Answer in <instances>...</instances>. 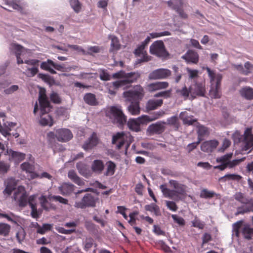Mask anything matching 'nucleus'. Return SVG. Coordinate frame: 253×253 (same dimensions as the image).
Returning <instances> with one entry per match:
<instances>
[{
  "instance_id": "1",
  "label": "nucleus",
  "mask_w": 253,
  "mask_h": 253,
  "mask_svg": "<svg viewBox=\"0 0 253 253\" xmlns=\"http://www.w3.org/2000/svg\"><path fill=\"white\" fill-rule=\"evenodd\" d=\"M140 75L137 72L126 73L121 70L112 75L113 79H117L116 81L108 84L107 88L108 92L112 95L116 93V90L123 87L126 89L130 86V84L135 82L139 78Z\"/></svg>"
},
{
  "instance_id": "2",
  "label": "nucleus",
  "mask_w": 253,
  "mask_h": 253,
  "mask_svg": "<svg viewBox=\"0 0 253 253\" xmlns=\"http://www.w3.org/2000/svg\"><path fill=\"white\" fill-rule=\"evenodd\" d=\"M10 49L15 53L18 64L25 63L27 65L26 66H22L21 67L22 68L25 69L23 74L28 77H33L38 73L39 72V60L37 59H30L26 60L23 61L20 57L24 53L27 52V49L23 48L20 45L14 43L10 45Z\"/></svg>"
},
{
  "instance_id": "3",
  "label": "nucleus",
  "mask_w": 253,
  "mask_h": 253,
  "mask_svg": "<svg viewBox=\"0 0 253 253\" xmlns=\"http://www.w3.org/2000/svg\"><path fill=\"white\" fill-rule=\"evenodd\" d=\"M143 95V89L140 85H136L132 89L124 92L123 96L126 101L131 102L127 107V110L132 115H137L140 113L139 101Z\"/></svg>"
},
{
  "instance_id": "4",
  "label": "nucleus",
  "mask_w": 253,
  "mask_h": 253,
  "mask_svg": "<svg viewBox=\"0 0 253 253\" xmlns=\"http://www.w3.org/2000/svg\"><path fill=\"white\" fill-rule=\"evenodd\" d=\"M39 101L40 105L41 119L40 124L43 126H51L53 122L51 116L47 114L50 110V104L45 94V90L41 89L39 93Z\"/></svg>"
},
{
  "instance_id": "5",
  "label": "nucleus",
  "mask_w": 253,
  "mask_h": 253,
  "mask_svg": "<svg viewBox=\"0 0 253 253\" xmlns=\"http://www.w3.org/2000/svg\"><path fill=\"white\" fill-rule=\"evenodd\" d=\"M171 187L174 190H170L165 185L160 186V189L165 197L178 201L181 199V196L184 195L186 192V186L179 183L175 180H170L169 181Z\"/></svg>"
},
{
  "instance_id": "6",
  "label": "nucleus",
  "mask_w": 253,
  "mask_h": 253,
  "mask_svg": "<svg viewBox=\"0 0 253 253\" xmlns=\"http://www.w3.org/2000/svg\"><path fill=\"white\" fill-rule=\"evenodd\" d=\"M15 201L18 203L20 207H24L28 203L31 208L37 206L36 195L30 196L27 200V195L25 188L20 186L15 190L14 195Z\"/></svg>"
},
{
  "instance_id": "7",
  "label": "nucleus",
  "mask_w": 253,
  "mask_h": 253,
  "mask_svg": "<svg viewBox=\"0 0 253 253\" xmlns=\"http://www.w3.org/2000/svg\"><path fill=\"white\" fill-rule=\"evenodd\" d=\"M106 116L112 120L114 123H116L122 126L126 122V117L123 113L120 106H111L108 107L106 111Z\"/></svg>"
},
{
  "instance_id": "8",
  "label": "nucleus",
  "mask_w": 253,
  "mask_h": 253,
  "mask_svg": "<svg viewBox=\"0 0 253 253\" xmlns=\"http://www.w3.org/2000/svg\"><path fill=\"white\" fill-rule=\"evenodd\" d=\"M242 234L244 238L250 239L253 236V228L249 225L244 224L243 221H239L233 225L232 236L238 237Z\"/></svg>"
},
{
  "instance_id": "9",
  "label": "nucleus",
  "mask_w": 253,
  "mask_h": 253,
  "mask_svg": "<svg viewBox=\"0 0 253 253\" xmlns=\"http://www.w3.org/2000/svg\"><path fill=\"white\" fill-rule=\"evenodd\" d=\"M133 141V137L129 132H118L113 136L112 142L116 144L118 149H120L123 145H125L127 149L130 144Z\"/></svg>"
},
{
  "instance_id": "10",
  "label": "nucleus",
  "mask_w": 253,
  "mask_h": 253,
  "mask_svg": "<svg viewBox=\"0 0 253 253\" xmlns=\"http://www.w3.org/2000/svg\"><path fill=\"white\" fill-rule=\"evenodd\" d=\"M150 52L153 55L163 58H166L169 55L162 41L154 42L150 46Z\"/></svg>"
},
{
  "instance_id": "11",
  "label": "nucleus",
  "mask_w": 253,
  "mask_h": 253,
  "mask_svg": "<svg viewBox=\"0 0 253 253\" xmlns=\"http://www.w3.org/2000/svg\"><path fill=\"white\" fill-rule=\"evenodd\" d=\"M150 120H151L149 119V116L142 115L137 119H129L127 125L130 129L137 132L140 130V124H146Z\"/></svg>"
},
{
  "instance_id": "12",
  "label": "nucleus",
  "mask_w": 253,
  "mask_h": 253,
  "mask_svg": "<svg viewBox=\"0 0 253 253\" xmlns=\"http://www.w3.org/2000/svg\"><path fill=\"white\" fill-rule=\"evenodd\" d=\"M191 99H195L197 96L204 97L206 93V86L204 82H197L190 86Z\"/></svg>"
},
{
  "instance_id": "13",
  "label": "nucleus",
  "mask_w": 253,
  "mask_h": 253,
  "mask_svg": "<svg viewBox=\"0 0 253 253\" xmlns=\"http://www.w3.org/2000/svg\"><path fill=\"white\" fill-rule=\"evenodd\" d=\"M97 198L94 197L91 194H87L83 198L81 201L77 202L75 204V207L78 208L84 209L86 207L95 206Z\"/></svg>"
},
{
  "instance_id": "14",
  "label": "nucleus",
  "mask_w": 253,
  "mask_h": 253,
  "mask_svg": "<svg viewBox=\"0 0 253 253\" xmlns=\"http://www.w3.org/2000/svg\"><path fill=\"white\" fill-rule=\"evenodd\" d=\"M204 69L206 70L208 77L210 79L211 85H220L222 79V75L217 73L215 70H211L209 67H205Z\"/></svg>"
},
{
  "instance_id": "15",
  "label": "nucleus",
  "mask_w": 253,
  "mask_h": 253,
  "mask_svg": "<svg viewBox=\"0 0 253 253\" xmlns=\"http://www.w3.org/2000/svg\"><path fill=\"white\" fill-rule=\"evenodd\" d=\"M171 74V71L165 68H160L152 72L149 78L152 80L164 79L169 77Z\"/></svg>"
},
{
  "instance_id": "16",
  "label": "nucleus",
  "mask_w": 253,
  "mask_h": 253,
  "mask_svg": "<svg viewBox=\"0 0 253 253\" xmlns=\"http://www.w3.org/2000/svg\"><path fill=\"white\" fill-rule=\"evenodd\" d=\"M72 138L73 134L69 129L60 128L56 130V138L60 142H67Z\"/></svg>"
},
{
  "instance_id": "17",
  "label": "nucleus",
  "mask_w": 253,
  "mask_h": 253,
  "mask_svg": "<svg viewBox=\"0 0 253 253\" xmlns=\"http://www.w3.org/2000/svg\"><path fill=\"white\" fill-rule=\"evenodd\" d=\"M243 142L246 150L253 147V135L252 134L251 128H248L245 131Z\"/></svg>"
},
{
  "instance_id": "18",
  "label": "nucleus",
  "mask_w": 253,
  "mask_h": 253,
  "mask_svg": "<svg viewBox=\"0 0 253 253\" xmlns=\"http://www.w3.org/2000/svg\"><path fill=\"white\" fill-rule=\"evenodd\" d=\"M176 93L177 96L183 98L184 100L191 99L190 86L187 87L186 85H184L181 88L176 89Z\"/></svg>"
},
{
  "instance_id": "19",
  "label": "nucleus",
  "mask_w": 253,
  "mask_h": 253,
  "mask_svg": "<svg viewBox=\"0 0 253 253\" xmlns=\"http://www.w3.org/2000/svg\"><path fill=\"white\" fill-rule=\"evenodd\" d=\"M188 63L191 62L196 64L199 60V55L198 53L193 50H188L187 53L182 56Z\"/></svg>"
},
{
  "instance_id": "20",
  "label": "nucleus",
  "mask_w": 253,
  "mask_h": 253,
  "mask_svg": "<svg viewBox=\"0 0 253 253\" xmlns=\"http://www.w3.org/2000/svg\"><path fill=\"white\" fill-rule=\"evenodd\" d=\"M98 143V139L96 134L93 133L90 137L84 143L83 146V148L85 150H88L96 146Z\"/></svg>"
},
{
  "instance_id": "21",
  "label": "nucleus",
  "mask_w": 253,
  "mask_h": 253,
  "mask_svg": "<svg viewBox=\"0 0 253 253\" xmlns=\"http://www.w3.org/2000/svg\"><path fill=\"white\" fill-rule=\"evenodd\" d=\"M165 123H157L150 125L148 128V131L151 133H161L164 131L165 127L164 124Z\"/></svg>"
},
{
  "instance_id": "22",
  "label": "nucleus",
  "mask_w": 253,
  "mask_h": 253,
  "mask_svg": "<svg viewBox=\"0 0 253 253\" xmlns=\"http://www.w3.org/2000/svg\"><path fill=\"white\" fill-rule=\"evenodd\" d=\"M145 46L141 44L135 50L134 53L138 56L141 57L139 59L140 62L147 61L149 60L147 55L146 51L145 50Z\"/></svg>"
},
{
  "instance_id": "23",
  "label": "nucleus",
  "mask_w": 253,
  "mask_h": 253,
  "mask_svg": "<svg viewBox=\"0 0 253 253\" xmlns=\"http://www.w3.org/2000/svg\"><path fill=\"white\" fill-rule=\"evenodd\" d=\"M68 177L74 183L79 186L84 185V181L79 177L74 170H70L68 173Z\"/></svg>"
},
{
  "instance_id": "24",
  "label": "nucleus",
  "mask_w": 253,
  "mask_h": 253,
  "mask_svg": "<svg viewBox=\"0 0 253 253\" xmlns=\"http://www.w3.org/2000/svg\"><path fill=\"white\" fill-rule=\"evenodd\" d=\"M75 186L71 183H65L59 187V190L63 195H66L71 193L74 190Z\"/></svg>"
},
{
  "instance_id": "25",
  "label": "nucleus",
  "mask_w": 253,
  "mask_h": 253,
  "mask_svg": "<svg viewBox=\"0 0 253 253\" xmlns=\"http://www.w3.org/2000/svg\"><path fill=\"white\" fill-rule=\"evenodd\" d=\"M169 84L167 82H158L155 83L151 84L148 85V89L151 91L167 88Z\"/></svg>"
},
{
  "instance_id": "26",
  "label": "nucleus",
  "mask_w": 253,
  "mask_h": 253,
  "mask_svg": "<svg viewBox=\"0 0 253 253\" xmlns=\"http://www.w3.org/2000/svg\"><path fill=\"white\" fill-rule=\"evenodd\" d=\"M244 158L240 159H236L232 161V162L228 163L227 164L225 163H222L221 165L215 166L214 167V169H217L221 170H224L226 168H233L235 166L239 164V163L243 161Z\"/></svg>"
},
{
  "instance_id": "27",
  "label": "nucleus",
  "mask_w": 253,
  "mask_h": 253,
  "mask_svg": "<svg viewBox=\"0 0 253 253\" xmlns=\"http://www.w3.org/2000/svg\"><path fill=\"white\" fill-rule=\"evenodd\" d=\"M54 64V63L52 60L48 59L46 61L42 62L41 63V68L54 74L56 73V71L53 69Z\"/></svg>"
},
{
  "instance_id": "28",
  "label": "nucleus",
  "mask_w": 253,
  "mask_h": 253,
  "mask_svg": "<svg viewBox=\"0 0 253 253\" xmlns=\"http://www.w3.org/2000/svg\"><path fill=\"white\" fill-rule=\"evenodd\" d=\"M162 99H151L149 100L146 104V108L148 110H153L156 109L158 107L161 106L163 104Z\"/></svg>"
},
{
  "instance_id": "29",
  "label": "nucleus",
  "mask_w": 253,
  "mask_h": 253,
  "mask_svg": "<svg viewBox=\"0 0 253 253\" xmlns=\"http://www.w3.org/2000/svg\"><path fill=\"white\" fill-rule=\"evenodd\" d=\"M10 156V160L13 161L16 164H18L25 158V154L16 151H12Z\"/></svg>"
},
{
  "instance_id": "30",
  "label": "nucleus",
  "mask_w": 253,
  "mask_h": 253,
  "mask_svg": "<svg viewBox=\"0 0 253 253\" xmlns=\"http://www.w3.org/2000/svg\"><path fill=\"white\" fill-rule=\"evenodd\" d=\"M109 38L111 40L110 51L114 52L118 50L120 48V44L118 39L114 35H110Z\"/></svg>"
},
{
  "instance_id": "31",
  "label": "nucleus",
  "mask_w": 253,
  "mask_h": 253,
  "mask_svg": "<svg viewBox=\"0 0 253 253\" xmlns=\"http://www.w3.org/2000/svg\"><path fill=\"white\" fill-rule=\"evenodd\" d=\"M20 168L22 170L25 171L26 173H30L32 179L33 173H36L34 172L35 167L33 164L24 162L21 165Z\"/></svg>"
},
{
  "instance_id": "32",
  "label": "nucleus",
  "mask_w": 253,
  "mask_h": 253,
  "mask_svg": "<svg viewBox=\"0 0 253 253\" xmlns=\"http://www.w3.org/2000/svg\"><path fill=\"white\" fill-rule=\"evenodd\" d=\"M104 169V164L101 160H94L91 165L92 170L97 173H100Z\"/></svg>"
},
{
  "instance_id": "33",
  "label": "nucleus",
  "mask_w": 253,
  "mask_h": 253,
  "mask_svg": "<svg viewBox=\"0 0 253 253\" xmlns=\"http://www.w3.org/2000/svg\"><path fill=\"white\" fill-rule=\"evenodd\" d=\"M6 183V186L4 192L9 195L11 193L12 190L14 189L15 186L16 185V182L14 178H10L7 180Z\"/></svg>"
},
{
  "instance_id": "34",
  "label": "nucleus",
  "mask_w": 253,
  "mask_h": 253,
  "mask_svg": "<svg viewBox=\"0 0 253 253\" xmlns=\"http://www.w3.org/2000/svg\"><path fill=\"white\" fill-rule=\"evenodd\" d=\"M179 117L183 121L184 124L188 125H191L196 121V120L189 116L186 111L181 112L180 114Z\"/></svg>"
},
{
  "instance_id": "35",
  "label": "nucleus",
  "mask_w": 253,
  "mask_h": 253,
  "mask_svg": "<svg viewBox=\"0 0 253 253\" xmlns=\"http://www.w3.org/2000/svg\"><path fill=\"white\" fill-rule=\"evenodd\" d=\"M240 93L242 96L247 99L253 98V89L250 87H243L240 90Z\"/></svg>"
},
{
  "instance_id": "36",
  "label": "nucleus",
  "mask_w": 253,
  "mask_h": 253,
  "mask_svg": "<svg viewBox=\"0 0 253 253\" xmlns=\"http://www.w3.org/2000/svg\"><path fill=\"white\" fill-rule=\"evenodd\" d=\"M220 85H211L210 95L214 98H219L221 96Z\"/></svg>"
},
{
  "instance_id": "37",
  "label": "nucleus",
  "mask_w": 253,
  "mask_h": 253,
  "mask_svg": "<svg viewBox=\"0 0 253 253\" xmlns=\"http://www.w3.org/2000/svg\"><path fill=\"white\" fill-rule=\"evenodd\" d=\"M197 133L198 134V140L200 139V141L203 139V137L208 136L210 131L209 129L204 126H197Z\"/></svg>"
},
{
  "instance_id": "38",
  "label": "nucleus",
  "mask_w": 253,
  "mask_h": 253,
  "mask_svg": "<svg viewBox=\"0 0 253 253\" xmlns=\"http://www.w3.org/2000/svg\"><path fill=\"white\" fill-rule=\"evenodd\" d=\"M84 99L85 102L89 105H96L97 104L96 99L94 94L88 93L84 95Z\"/></svg>"
},
{
  "instance_id": "39",
  "label": "nucleus",
  "mask_w": 253,
  "mask_h": 253,
  "mask_svg": "<svg viewBox=\"0 0 253 253\" xmlns=\"http://www.w3.org/2000/svg\"><path fill=\"white\" fill-rule=\"evenodd\" d=\"M40 201L42 208L46 210L49 211L51 209H55V208L54 206H52V205H49V204L48 203L47 201V198L46 196L44 195H42L40 198Z\"/></svg>"
},
{
  "instance_id": "40",
  "label": "nucleus",
  "mask_w": 253,
  "mask_h": 253,
  "mask_svg": "<svg viewBox=\"0 0 253 253\" xmlns=\"http://www.w3.org/2000/svg\"><path fill=\"white\" fill-rule=\"evenodd\" d=\"M11 226L6 223H0V236L6 237L9 235Z\"/></svg>"
},
{
  "instance_id": "41",
  "label": "nucleus",
  "mask_w": 253,
  "mask_h": 253,
  "mask_svg": "<svg viewBox=\"0 0 253 253\" xmlns=\"http://www.w3.org/2000/svg\"><path fill=\"white\" fill-rule=\"evenodd\" d=\"M145 209L146 211L154 212L157 216L160 215L161 214L159 207L155 204L146 205L145 206Z\"/></svg>"
},
{
  "instance_id": "42",
  "label": "nucleus",
  "mask_w": 253,
  "mask_h": 253,
  "mask_svg": "<svg viewBox=\"0 0 253 253\" xmlns=\"http://www.w3.org/2000/svg\"><path fill=\"white\" fill-rule=\"evenodd\" d=\"M106 166L107 169L105 174L107 176L113 175L115 171L116 165L113 162L109 161L107 163Z\"/></svg>"
},
{
  "instance_id": "43",
  "label": "nucleus",
  "mask_w": 253,
  "mask_h": 253,
  "mask_svg": "<svg viewBox=\"0 0 253 253\" xmlns=\"http://www.w3.org/2000/svg\"><path fill=\"white\" fill-rule=\"evenodd\" d=\"M70 6L76 13H79L81 11L82 8V4L79 0H70Z\"/></svg>"
},
{
  "instance_id": "44",
  "label": "nucleus",
  "mask_w": 253,
  "mask_h": 253,
  "mask_svg": "<svg viewBox=\"0 0 253 253\" xmlns=\"http://www.w3.org/2000/svg\"><path fill=\"white\" fill-rule=\"evenodd\" d=\"M216 195L215 193L213 191L208 190L207 189H203L201 193L200 196L202 198H211Z\"/></svg>"
},
{
  "instance_id": "45",
  "label": "nucleus",
  "mask_w": 253,
  "mask_h": 253,
  "mask_svg": "<svg viewBox=\"0 0 253 253\" xmlns=\"http://www.w3.org/2000/svg\"><path fill=\"white\" fill-rule=\"evenodd\" d=\"M47 198L49 200H53L55 202H58L59 203L61 204H63L64 205H68V201L67 199L64 198L60 196H52L49 195L47 197Z\"/></svg>"
},
{
  "instance_id": "46",
  "label": "nucleus",
  "mask_w": 253,
  "mask_h": 253,
  "mask_svg": "<svg viewBox=\"0 0 253 253\" xmlns=\"http://www.w3.org/2000/svg\"><path fill=\"white\" fill-rule=\"evenodd\" d=\"M52 225L50 224H43L42 226H38L37 230V233L43 234L48 231H49L52 228Z\"/></svg>"
},
{
  "instance_id": "47",
  "label": "nucleus",
  "mask_w": 253,
  "mask_h": 253,
  "mask_svg": "<svg viewBox=\"0 0 253 253\" xmlns=\"http://www.w3.org/2000/svg\"><path fill=\"white\" fill-rule=\"evenodd\" d=\"M188 78L190 79H195L198 77L199 71L197 70L192 69L189 68H186Z\"/></svg>"
},
{
  "instance_id": "48",
  "label": "nucleus",
  "mask_w": 253,
  "mask_h": 253,
  "mask_svg": "<svg viewBox=\"0 0 253 253\" xmlns=\"http://www.w3.org/2000/svg\"><path fill=\"white\" fill-rule=\"evenodd\" d=\"M232 156V153H229L226 155H225L224 156L217 158L216 159V161L217 162H221V163H225L227 164L228 163L232 162V161H230V159L231 158Z\"/></svg>"
},
{
  "instance_id": "49",
  "label": "nucleus",
  "mask_w": 253,
  "mask_h": 253,
  "mask_svg": "<svg viewBox=\"0 0 253 253\" xmlns=\"http://www.w3.org/2000/svg\"><path fill=\"white\" fill-rule=\"evenodd\" d=\"M150 38L152 39L158 38L164 36L171 35V33L169 31H164L162 32H152L149 34Z\"/></svg>"
},
{
  "instance_id": "50",
  "label": "nucleus",
  "mask_w": 253,
  "mask_h": 253,
  "mask_svg": "<svg viewBox=\"0 0 253 253\" xmlns=\"http://www.w3.org/2000/svg\"><path fill=\"white\" fill-rule=\"evenodd\" d=\"M168 5L172 9H177L181 4L180 0H169L167 1Z\"/></svg>"
},
{
  "instance_id": "51",
  "label": "nucleus",
  "mask_w": 253,
  "mask_h": 253,
  "mask_svg": "<svg viewBox=\"0 0 253 253\" xmlns=\"http://www.w3.org/2000/svg\"><path fill=\"white\" fill-rule=\"evenodd\" d=\"M241 177L237 174H227L225 175L224 176L220 178V180H239L241 179Z\"/></svg>"
},
{
  "instance_id": "52",
  "label": "nucleus",
  "mask_w": 253,
  "mask_h": 253,
  "mask_svg": "<svg viewBox=\"0 0 253 253\" xmlns=\"http://www.w3.org/2000/svg\"><path fill=\"white\" fill-rule=\"evenodd\" d=\"M35 178H47L49 180H51L52 176L48 173H47L46 172H43L41 174H38L37 173H33L32 179H34Z\"/></svg>"
},
{
  "instance_id": "53",
  "label": "nucleus",
  "mask_w": 253,
  "mask_h": 253,
  "mask_svg": "<svg viewBox=\"0 0 253 253\" xmlns=\"http://www.w3.org/2000/svg\"><path fill=\"white\" fill-rule=\"evenodd\" d=\"M192 226L194 227L198 228L200 229H203L205 226V223L204 222L201 221L200 219L197 218H195L192 221Z\"/></svg>"
},
{
  "instance_id": "54",
  "label": "nucleus",
  "mask_w": 253,
  "mask_h": 253,
  "mask_svg": "<svg viewBox=\"0 0 253 253\" xmlns=\"http://www.w3.org/2000/svg\"><path fill=\"white\" fill-rule=\"evenodd\" d=\"M234 198L242 203H246L247 199L244 196L243 194L241 192L236 193L234 196Z\"/></svg>"
},
{
  "instance_id": "55",
  "label": "nucleus",
  "mask_w": 253,
  "mask_h": 253,
  "mask_svg": "<svg viewBox=\"0 0 253 253\" xmlns=\"http://www.w3.org/2000/svg\"><path fill=\"white\" fill-rule=\"evenodd\" d=\"M76 167L79 170V172L84 176H85V166L83 163H78L76 165Z\"/></svg>"
},
{
  "instance_id": "56",
  "label": "nucleus",
  "mask_w": 253,
  "mask_h": 253,
  "mask_svg": "<svg viewBox=\"0 0 253 253\" xmlns=\"http://www.w3.org/2000/svg\"><path fill=\"white\" fill-rule=\"evenodd\" d=\"M10 166L4 162L0 161V173H4L7 172L8 170L9 169Z\"/></svg>"
},
{
  "instance_id": "57",
  "label": "nucleus",
  "mask_w": 253,
  "mask_h": 253,
  "mask_svg": "<svg viewBox=\"0 0 253 253\" xmlns=\"http://www.w3.org/2000/svg\"><path fill=\"white\" fill-rule=\"evenodd\" d=\"M171 217L175 222L179 225H184L185 221L182 217H179L176 214H172Z\"/></svg>"
},
{
  "instance_id": "58",
  "label": "nucleus",
  "mask_w": 253,
  "mask_h": 253,
  "mask_svg": "<svg viewBox=\"0 0 253 253\" xmlns=\"http://www.w3.org/2000/svg\"><path fill=\"white\" fill-rule=\"evenodd\" d=\"M54 68L58 71L61 72H68L71 70L72 67H66L61 65H59L54 63Z\"/></svg>"
},
{
  "instance_id": "59",
  "label": "nucleus",
  "mask_w": 253,
  "mask_h": 253,
  "mask_svg": "<svg viewBox=\"0 0 253 253\" xmlns=\"http://www.w3.org/2000/svg\"><path fill=\"white\" fill-rule=\"evenodd\" d=\"M93 242L94 241L93 239L91 238H87L84 243V250L88 251L89 249H90L93 244Z\"/></svg>"
},
{
  "instance_id": "60",
  "label": "nucleus",
  "mask_w": 253,
  "mask_h": 253,
  "mask_svg": "<svg viewBox=\"0 0 253 253\" xmlns=\"http://www.w3.org/2000/svg\"><path fill=\"white\" fill-rule=\"evenodd\" d=\"M253 71V66L249 62H247L244 65V74L248 75Z\"/></svg>"
},
{
  "instance_id": "61",
  "label": "nucleus",
  "mask_w": 253,
  "mask_h": 253,
  "mask_svg": "<svg viewBox=\"0 0 253 253\" xmlns=\"http://www.w3.org/2000/svg\"><path fill=\"white\" fill-rule=\"evenodd\" d=\"M201 150L205 152H210L212 151L209 141L204 142L201 145Z\"/></svg>"
},
{
  "instance_id": "62",
  "label": "nucleus",
  "mask_w": 253,
  "mask_h": 253,
  "mask_svg": "<svg viewBox=\"0 0 253 253\" xmlns=\"http://www.w3.org/2000/svg\"><path fill=\"white\" fill-rule=\"evenodd\" d=\"M7 4L14 9L17 10L18 11H21L22 10L21 6L19 4L13 1H10L7 2Z\"/></svg>"
},
{
  "instance_id": "63",
  "label": "nucleus",
  "mask_w": 253,
  "mask_h": 253,
  "mask_svg": "<svg viewBox=\"0 0 253 253\" xmlns=\"http://www.w3.org/2000/svg\"><path fill=\"white\" fill-rule=\"evenodd\" d=\"M68 47H70L74 50H76L78 52H81L83 54H85L86 53L85 51L80 46L77 45H70L68 44Z\"/></svg>"
},
{
  "instance_id": "64",
  "label": "nucleus",
  "mask_w": 253,
  "mask_h": 253,
  "mask_svg": "<svg viewBox=\"0 0 253 253\" xmlns=\"http://www.w3.org/2000/svg\"><path fill=\"white\" fill-rule=\"evenodd\" d=\"M99 77L100 79L103 81H108L110 80V76L104 70L101 71Z\"/></svg>"
}]
</instances>
